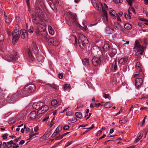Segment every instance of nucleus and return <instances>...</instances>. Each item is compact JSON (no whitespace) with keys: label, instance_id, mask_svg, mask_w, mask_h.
<instances>
[{"label":"nucleus","instance_id":"b1692460","mask_svg":"<svg viewBox=\"0 0 148 148\" xmlns=\"http://www.w3.org/2000/svg\"><path fill=\"white\" fill-rule=\"evenodd\" d=\"M99 48H101V51H102V49H103L105 51H107L108 50H110V46H109V45L108 44H105L104 45V46L103 47H98Z\"/></svg>","mask_w":148,"mask_h":148},{"label":"nucleus","instance_id":"ea45409f","mask_svg":"<svg viewBox=\"0 0 148 148\" xmlns=\"http://www.w3.org/2000/svg\"><path fill=\"white\" fill-rule=\"evenodd\" d=\"M32 52L31 50L30 49H28V54L30 58H33L34 56L32 54Z\"/></svg>","mask_w":148,"mask_h":148},{"label":"nucleus","instance_id":"6e6552de","mask_svg":"<svg viewBox=\"0 0 148 148\" xmlns=\"http://www.w3.org/2000/svg\"><path fill=\"white\" fill-rule=\"evenodd\" d=\"M19 32L17 30H16L13 32L12 41L14 44H15L18 41L19 38Z\"/></svg>","mask_w":148,"mask_h":148},{"label":"nucleus","instance_id":"37998d69","mask_svg":"<svg viewBox=\"0 0 148 148\" xmlns=\"http://www.w3.org/2000/svg\"><path fill=\"white\" fill-rule=\"evenodd\" d=\"M69 121H70L71 123H73L77 121V119L75 117H74L72 118L71 119H70L69 120Z\"/></svg>","mask_w":148,"mask_h":148},{"label":"nucleus","instance_id":"20e7f679","mask_svg":"<svg viewBox=\"0 0 148 148\" xmlns=\"http://www.w3.org/2000/svg\"><path fill=\"white\" fill-rule=\"evenodd\" d=\"M78 42L79 45L81 48L84 49L87 47L88 42L87 38L82 34L79 35Z\"/></svg>","mask_w":148,"mask_h":148},{"label":"nucleus","instance_id":"09e8293b","mask_svg":"<svg viewBox=\"0 0 148 148\" xmlns=\"http://www.w3.org/2000/svg\"><path fill=\"white\" fill-rule=\"evenodd\" d=\"M19 147V145L18 144H16L15 143H14L13 141L12 145V147L13 148H17Z\"/></svg>","mask_w":148,"mask_h":148},{"label":"nucleus","instance_id":"7ed1b4c3","mask_svg":"<svg viewBox=\"0 0 148 148\" xmlns=\"http://www.w3.org/2000/svg\"><path fill=\"white\" fill-rule=\"evenodd\" d=\"M37 29L36 31V33L37 35L40 36L42 34V32L44 34V36L45 37L46 41L50 43L52 42V41L53 40V38L50 37L48 35L47 32H46L45 29H43L44 27L42 25H38Z\"/></svg>","mask_w":148,"mask_h":148},{"label":"nucleus","instance_id":"8fccbe9b","mask_svg":"<svg viewBox=\"0 0 148 148\" xmlns=\"http://www.w3.org/2000/svg\"><path fill=\"white\" fill-rule=\"evenodd\" d=\"M27 31L29 32L30 33H32L34 31V27L32 26L30 27V28Z\"/></svg>","mask_w":148,"mask_h":148},{"label":"nucleus","instance_id":"a18cd8bd","mask_svg":"<svg viewBox=\"0 0 148 148\" xmlns=\"http://www.w3.org/2000/svg\"><path fill=\"white\" fill-rule=\"evenodd\" d=\"M126 1L128 3V4L131 7L132 5V3L134 1V0H126Z\"/></svg>","mask_w":148,"mask_h":148},{"label":"nucleus","instance_id":"393cba45","mask_svg":"<svg viewBox=\"0 0 148 148\" xmlns=\"http://www.w3.org/2000/svg\"><path fill=\"white\" fill-rule=\"evenodd\" d=\"M114 29H111L109 27H107L106 29V32L108 34H110L113 33L114 32Z\"/></svg>","mask_w":148,"mask_h":148},{"label":"nucleus","instance_id":"338daca9","mask_svg":"<svg viewBox=\"0 0 148 148\" xmlns=\"http://www.w3.org/2000/svg\"><path fill=\"white\" fill-rule=\"evenodd\" d=\"M38 130V126H36L34 127V130L36 132H37Z\"/></svg>","mask_w":148,"mask_h":148},{"label":"nucleus","instance_id":"f704fd0d","mask_svg":"<svg viewBox=\"0 0 148 148\" xmlns=\"http://www.w3.org/2000/svg\"><path fill=\"white\" fill-rule=\"evenodd\" d=\"M49 32V34L51 35H53L54 34V31L52 29L51 26H49L48 27Z\"/></svg>","mask_w":148,"mask_h":148},{"label":"nucleus","instance_id":"bb28decb","mask_svg":"<svg viewBox=\"0 0 148 148\" xmlns=\"http://www.w3.org/2000/svg\"><path fill=\"white\" fill-rule=\"evenodd\" d=\"M33 52L35 54H37L38 50V49L36 45L35 44H33V46L32 48Z\"/></svg>","mask_w":148,"mask_h":148},{"label":"nucleus","instance_id":"de8ad7c7","mask_svg":"<svg viewBox=\"0 0 148 148\" xmlns=\"http://www.w3.org/2000/svg\"><path fill=\"white\" fill-rule=\"evenodd\" d=\"M37 134L36 133H35L30 135L29 136V139L31 140L34 138L36 137L35 135Z\"/></svg>","mask_w":148,"mask_h":148},{"label":"nucleus","instance_id":"72a5a7b5","mask_svg":"<svg viewBox=\"0 0 148 148\" xmlns=\"http://www.w3.org/2000/svg\"><path fill=\"white\" fill-rule=\"evenodd\" d=\"M51 43L54 46H57L59 45V42L53 38V40L52 41Z\"/></svg>","mask_w":148,"mask_h":148},{"label":"nucleus","instance_id":"13d9d810","mask_svg":"<svg viewBox=\"0 0 148 148\" xmlns=\"http://www.w3.org/2000/svg\"><path fill=\"white\" fill-rule=\"evenodd\" d=\"M102 133V130H100L98 131L97 133V136H99Z\"/></svg>","mask_w":148,"mask_h":148},{"label":"nucleus","instance_id":"9b49d317","mask_svg":"<svg viewBox=\"0 0 148 148\" xmlns=\"http://www.w3.org/2000/svg\"><path fill=\"white\" fill-rule=\"evenodd\" d=\"M61 101H57L56 100L54 99L52 101L51 103V108H56L61 104Z\"/></svg>","mask_w":148,"mask_h":148},{"label":"nucleus","instance_id":"f8f14e48","mask_svg":"<svg viewBox=\"0 0 148 148\" xmlns=\"http://www.w3.org/2000/svg\"><path fill=\"white\" fill-rule=\"evenodd\" d=\"M62 129V126H58L55 130L54 133L52 134L51 136V137L53 138L55 137H56L57 136L58 137L59 136V135H60L59 133L60 132Z\"/></svg>","mask_w":148,"mask_h":148},{"label":"nucleus","instance_id":"3c124183","mask_svg":"<svg viewBox=\"0 0 148 148\" xmlns=\"http://www.w3.org/2000/svg\"><path fill=\"white\" fill-rule=\"evenodd\" d=\"M32 21L36 24L38 25L39 24V21L36 18L33 19Z\"/></svg>","mask_w":148,"mask_h":148},{"label":"nucleus","instance_id":"9d476101","mask_svg":"<svg viewBox=\"0 0 148 148\" xmlns=\"http://www.w3.org/2000/svg\"><path fill=\"white\" fill-rule=\"evenodd\" d=\"M69 15L71 17V19L76 24V25L79 27H80V25L77 22V18L76 14L72 12H69Z\"/></svg>","mask_w":148,"mask_h":148},{"label":"nucleus","instance_id":"e2e57ef3","mask_svg":"<svg viewBox=\"0 0 148 148\" xmlns=\"http://www.w3.org/2000/svg\"><path fill=\"white\" fill-rule=\"evenodd\" d=\"M11 19L6 18L5 20V22L6 23H9L11 22Z\"/></svg>","mask_w":148,"mask_h":148},{"label":"nucleus","instance_id":"79ce46f5","mask_svg":"<svg viewBox=\"0 0 148 148\" xmlns=\"http://www.w3.org/2000/svg\"><path fill=\"white\" fill-rule=\"evenodd\" d=\"M123 15L125 18L127 20H130L131 18V16H129L126 13H124Z\"/></svg>","mask_w":148,"mask_h":148},{"label":"nucleus","instance_id":"2f4dec72","mask_svg":"<svg viewBox=\"0 0 148 148\" xmlns=\"http://www.w3.org/2000/svg\"><path fill=\"white\" fill-rule=\"evenodd\" d=\"M86 23V22L85 21H83L82 22L83 26H82L80 25V26L79 27L83 30H86L87 28V27L85 25Z\"/></svg>","mask_w":148,"mask_h":148},{"label":"nucleus","instance_id":"e433bc0d","mask_svg":"<svg viewBox=\"0 0 148 148\" xmlns=\"http://www.w3.org/2000/svg\"><path fill=\"white\" fill-rule=\"evenodd\" d=\"M113 67L114 68V69L116 70L117 68V62L116 60H114L112 64Z\"/></svg>","mask_w":148,"mask_h":148},{"label":"nucleus","instance_id":"a19ab883","mask_svg":"<svg viewBox=\"0 0 148 148\" xmlns=\"http://www.w3.org/2000/svg\"><path fill=\"white\" fill-rule=\"evenodd\" d=\"M103 97L105 99H108L109 100H110L111 99V97L110 96L109 94H106L105 93H103Z\"/></svg>","mask_w":148,"mask_h":148},{"label":"nucleus","instance_id":"4c0bfd02","mask_svg":"<svg viewBox=\"0 0 148 148\" xmlns=\"http://www.w3.org/2000/svg\"><path fill=\"white\" fill-rule=\"evenodd\" d=\"M76 116L79 119L81 118L82 117V115L80 112H77L75 113Z\"/></svg>","mask_w":148,"mask_h":148},{"label":"nucleus","instance_id":"69168bd1","mask_svg":"<svg viewBox=\"0 0 148 148\" xmlns=\"http://www.w3.org/2000/svg\"><path fill=\"white\" fill-rule=\"evenodd\" d=\"M69 128V127L67 125L64 126L63 127V129L64 130H66L68 129Z\"/></svg>","mask_w":148,"mask_h":148},{"label":"nucleus","instance_id":"c756f323","mask_svg":"<svg viewBox=\"0 0 148 148\" xmlns=\"http://www.w3.org/2000/svg\"><path fill=\"white\" fill-rule=\"evenodd\" d=\"M69 133V132H67L63 134L62 135H60V134L59 135V136L58 137V136H57L56 137V140H60V139H61L62 138H63V137L64 136H66V135H67Z\"/></svg>","mask_w":148,"mask_h":148},{"label":"nucleus","instance_id":"c9c22d12","mask_svg":"<svg viewBox=\"0 0 148 148\" xmlns=\"http://www.w3.org/2000/svg\"><path fill=\"white\" fill-rule=\"evenodd\" d=\"M101 105L100 103H91L90 105V107L91 108H93L94 107H95L96 108H98Z\"/></svg>","mask_w":148,"mask_h":148},{"label":"nucleus","instance_id":"c85d7f7f","mask_svg":"<svg viewBox=\"0 0 148 148\" xmlns=\"http://www.w3.org/2000/svg\"><path fill=\"white\" fill-rule=\"evenodd\" d=\"M124 28L127 30H130L132 28V27L131 25L129 23L126 24L124 25Z\"/></svg>","mask_w":148,"mask_h":148},{"label":"nucleus","instance_id":"0e129e2a","mask_svg":"<svg viewBox=\"0 0 148 148\" xmlns=\"http://www.w3.org/2000/svg\"><path fill=\"white\" fill-rule=\"evenodd\" d=\"M58 75V77L60 79H62L63 77V74L62 73H59Z\"/></svg>","mask_w":148,"mask_h":148},{"label":"nucleus","instance_id":"cd10ccee","mask_svg":"<svg viewBox=\"0 0 148 148\" xmlns=\"http://www.w3.org/2000/svg\"><path fill=\"white\" fill-rule=\"evenodd\" d=\"M143 136V134L141 132H139L136 138V139L135 140V142L137 143L138 141L140 139L142 138Z\"/></svg>","mask_w":148,"mask_h":148},{"label":"nucleus","instance_id":"ddd939ff","mask_svg":"<svg viewBox=\"0 0 148 148\" xmlns=\"http://www.w3.org/2000/svg\"><path fill=\"white\" fill-rule=\"evenodd\" d=\"M16 54L14 53V55L11 56L6 55L5 56V58L7 61L8 62H11L12 61H15L16 59Z\"/></svg>","mask_w":148,"mask_h":148},{"label":"nucleus","instance_id":"864d4df0","mask_svg":"<svg viewBox=\"0 0 148 148\" xmlns=\"http://www.w3.org/2000/svg\"><path fill=\"white\" fill-rule=\"evenodd\" d=\"M89 110L88 109H86L85 110V112H84L85 114V116H84V117H86L87 116H88V114L89 112Z\"/></svg>","mask_w":148,"mask_h":148},{"label":"nucleus","instance_id":"4468645a","mask_svg":"<svg viewBox=\"0 0 148 148\" xmlns=\"http://www.w3.org/2000/svg\"><path fill=\"white\" fill-rule=\"evenodd\" d=\"M32 106L34 109L38 110L39 111L41 107L43 106V103L41 102H35L33 104Z\"/></svg>","mask_w":148,"mask_h":148},{"label":"nucleus","instance_id":"aec40b11","mask_svg":"<svg viewBox=\"0 0 148 148\" xmlns=\"http://www.w3.org/2000/svg\"><path fill=\"white\" fill-rule=\"evenodd\" d=\"M114 25L115 27L118 29L122 31H123V30H124L119 23L117 22H115L114 23Z\"/></svg>","mask_w":148,"mask_h":148},{"label":"nucleus","instance_id":"f3484780","mask_svg":"<svg viewBox=\"0 0 148 148\" xmlns=\"http://www.w3.org/2000/svg\"><path fill=\"white\" fill-rule=\"evenodd\" d=\"M117 50L113 48H110L109 51V56L112 58L114 56L116 53Z\"/></svg>","mask_w":148,"mask_h":148},{"label":"nucleus","instance_id":"052dcab7","mask_svg":"<svg viewBox=\"0 0 148 148\" xmlns=\"http://www.w3.org/2000/svg\"><path fill=\"white\" fill-rule=\"evenodd\" d=\"M8 135V134L6 133L4 134V135L2 136L3 139H5L7 138V136Z\"/></svg>","mask_w":148,"mask_h":148},{"label":"nucleus","instance_id":"774afa93","mask_svg":"<svg viewBox=\"0 0 148 148\" xmlns=\"http://www.w3.org/2000/svg\"><path fill=\"white\" fill-rule=\"evenodd\" d=\"M49 116H47L46 117H45L42 120V122H44V121H46L47 120V119L49 118Z\"/></svg>","mask_w":148,"mask_h":148},{"label":"nucleus","instance_id":"a878e982","mask_svg":"<svg viewBox=\"0 0 148 148\" xmlns=\"http://www.w3.org/2000/svg\"><path fill=\"white\" fill-rule=\"evenodd\" d=\"M46 88H49L50 89H54V90L56 91L57 89V86L54 84H47L46 85Z\"/></svg>","mask_w":148,"mask_h":148},{"label":"nucleus","instance_id":"5fc2aeb1","mask_svg":"<svg viewBox=\"0 0 148 148\" xmlns=\"http://www.w3.org/2000/svg\"><path fill=\"white\" fill-rule=\"evenodd\" d=\"M73 143V141H71L70 142H67L66 143V145L65 146V147L66 148L70 145L71 144Z\"/></svg>","mask_w":148,"mask_h":148},{"label":"nucleus","instance_id":"4d7b16f0","mask_svg":"<svg viewBox=\"0 0 148 148\" xmlns=\"http://www.w3.org/2000/svg\"><path fill=\"white\" fill-rule=\"evenodd\" d=\"M113 1L116 3H121L122 1V0H113Z\"/></svg>","mask_w":148,"mask_h":148},{"label":"nucleus","instance_id":"dca6fc26","mask_svg":"<svg viewBox=\"0 0 148 148\" xmlns=\"http://www.w3.org/2000/svg\"><path fill=\"white\" fill-rule=\"evenodd\" d=\"M35 12H36V15L39 18H43L44 16L43 13L42 12L41 10L39 8H37Z\"/></svg>","mask_w":148,"mask_h":148},{"label":"nucleus","instance_id":"603ef678","mask_svg":"<svg viewBox=\"0 0 148 148\" xmlns=\"http://www.w3.org/2000/svg\"><path fill=\"white\" fill-rule=\"evenodd\" d=\"M24 129H25V130H26V133H28L30 131V128L28 127H26V126L25 125H24Z\"/></svg>","mask_w":148,"mask_h":148},{"label":"nucleus","instance_id":"0eeeda50","mask_svg":"<svg viewBox=\"0 0 148 148\" xmlns=\"http://www.w3.org/2000/svg\"><path fill=\"white\" fill-rule=\"evenodd\" d=\"M134 49H136L138 53L142 55L144 51V47L142 46L140 42L138 40H136L134 45Z\"/></svg>","mask_w":148,"mask_h":148},{"label":"nucleus","instance_id":"423d86ee","mask_svg":"<svg viewBox=\"0 0 148 148\" xmlns=\"http://www.w3.org/2000/svg\"><path fill=\"white\" fill-rule=\"evenodd\" d=\"M96 7L100 12H102L104 14L103 17L105 18V21H108V16L106 11L104 9V7L101 3H96Z\"/></svg>","mask_w":148,"mask_h":148},{"label":"nucleus","instance_id":"39448f33","mask_svg":"<svg viewBox=\"0 0 148 148\" xmlns=\"http://www.w3.org/2000/svg\"><path fill=\"white\" fill-rule=\"evenodd\" d=\"M136 68L137 71L138 72V74H135L133 76L134 78H136V76H139L142 77H144L145 76L144 72L142 69V66L139 62H137L136 65Z\"/></svg>","mask_w":148,"mask_h":148},{"label":"nucleus","instance_id":"2eb2a0df","mask_svg":"<svg viewBox=\"0 0 148 148\" xmlns=\"http://www.w3.org/2000/svg\"><path fill=\"white\" fill-rule=\"evenodd\" d=\"M48 110V106L46 105H44L43 103V106L41 107L40 109L38 112L39 114H43L47 112Z\"/></svg>","mask_w":148,"mask_h":148},{"label":"nucleus","instance_id":"c03bdc74","mask_svg":"<svg viewBox=\"0 0 148 148\" xmlns=\"http://www.w3.org/2000/svg\"><path fill=\"white\" fill-rule=\"evenodd\" d=\"M127 122V121L125 118H123L122 120H120L119 123L121 124H122L123 123H125Z\"/></svg>","mask_w":148,"mask_h":148},{"label":"nucleus","instance_id":"412c9836","mask_svg":"<svg viewBox=\"0 0 148 148\" xmlns=\"http://www.w3.org/2000/svg\"><path fill=\"white\" fill-rule=\"evenodd\" d=\"M51 131L52 130L50 129L47 130L43 136L44 139H45L49 137L51 134Z\"/></svg>","mask_w":148,"mask_h":148},{"label":"nucleus","instance_id":"1a4fd4ad","mask_svg":"<svg viewBox=\"0 0 148 148\" xmlns=\"http://www.w3.org/2000/svg\"><path fill=\"white\" fill-rule=\"evenodd\" d=\"M136 77L135 81V85L137 88H139L143 83L142 79L140 78H138L140 77L139 76H136Z\"/></svg>","mask_w":148,"mask_h":148},{"label":"nucleus","instance_id":"7c9ffc66","mask_svg":"<svg viewBox=\"0 0 148 148\" xmlns=\"http://www.w3.org/2000/svg\"><path fill=\"white\" fill-rule=\"evenodd\" d=\"M112 103L110 102H107L104 105V107L106 108H110L112 107Z\"/></svg>","mask_w":148,"mask_h":148},{"label":"nucleus","instance_id":"4be33fe9","mask_svg":"<svg viewBox=\"0 0 148 148\" xmlns=\"http://www.w3.org/2000/svg\"><path fill=\"white\" fill-rule=\"evenodd\" d=\"M116 14L114 10L112 9H110L109 10V14L112 18L114 19L116 18Z\"/></svg>","mask_w":148,"mask_h":148},{"label":"nucleus","instance_id":"6e6d98bb","mask_svg":"<svg viewBox=\"0 0 148 148\" xmlns=\"http://www.w3.org/2000/svg\"><path fill=\"white\" fill-rule=\"evenodd\" d=\"M23 124H22L21 125H18V127L16 129V131L17 132H19L20 129V127H23Z\"/></svg>","mask_w":148,"mask_h":148},{"label":"nucleus","instance_id":"6ab92c4d","mask_svg":"<svg viewBox=\"0 0 148 148\" xmlns=\"http://www.w3.org/2000/svg\"><path fill=\"white\" fill-rule=\"evenodd\" d=\"M128 60V58L127 57H125L121 58L120 60H118V62L119 64H121V65H123L127 62Z\"/></svg>","mask_w":148,"mask_h":148},{"label":"nucleus","instance_id":"f257e3e1","mask_svg":"<svg viewBox=\"0 0 148 148\" xmlns=\"http://www.w3.org/2000/svg\"><path fill=\"white\" fill-rule=\"evenodd\" d=\"M101 49L95 46L91 49V53L95 56L92 60V64L95 66H98L101 62H105L108 59V56L101 52Z\"/></svg>","mask_w":148,"mask_h":148},{"label":"nucleus","instance_id":"5701e85b","mask_svg":"<svg viewBox=\"0 0 148 148\" xmlns=\"http://www.w3.org/2000/svg\"><path fill=\"white\" fill-rule=\"evenodd\" d=\"M36 116V112L35 111H32L29 114V117L31 119H35Z\"/></svg>","mask_w":148,"mask_h":148},{"label":"nucleus","instance_id":"49530a36","mask_svg":"<svg viewBox=\"0 0 148 148\" xmlns=\"http://www.w3.org/2000/svg\"><path fill=\"white\" fill-rule=\"evenodd\" d=\"M70 87V85L69 84H66L65 85L64 89L65 90L69 89Z\"/></svg>","mask_w":148,"mask_h":148},{"label":"nucleus","instance_id":"bf43d9fd","mask_svg":"<svg viewBox=\"0 0 148 148\" xmlns=\"http://www.w3.org/2000/svg\"><path fill=\"white\" fill-rule=\"evenodd\" d=\"M116 18H117V20L118 21H121V20L120 18V16H119L117 14H116Z\"/></svg>","mask_w":148,"mask_h":148},{"label":"nucleus","instance_id":"a211bd4d","mask_svg":"<svg viewBox=\"0 0 148 148\" xmlns=\"http://www.w3.org/2000/svg\"><path fill=\"white\" fill-rule=\"evenodd\" d=\"M21 37L23 39L26 38L28 36L27 32L24 29H22L21 30Z\"/></svg>","mask_w":148,"mask_h":148},{"label":"nucleus","instance_id":"680f3d73","mask_svg":"<svg viewBox=\"0 0 148 148\" xmlns=\"http://www.w3.org/2000/svg\"><path fill=\"white\" fill-rule=\"evenodd\" d=\"M4 37L3 35L2 34L0 35V41H3L4 40Z\"/></svg>","mask_w":148,"mask_h":148},{"label":"nucleus","instance_id":"473e14b6","mask_svg":"<svg viewBox=\"0 0 148 148\" xmlns=\"http://www.w3.org/2000/svg\"><path fill=\"white\" fill-rule=\"evenodd\" d=\"M82 62L83 64L85 66H86L89 64V61L88 59H84L82 60Z\"/></svg>","mask_w":148,"mask_h":148},{"label":"nucleus","instance_id":"58836bf2","mask_svg":"<svg viewBox=\"0 0 148 148\" xmlns=\"http://www.w3.org/2000/svg\"><path fill=\"white\" fill-rule=\"evenodd\" d=\"M13 140H11L9 142L7 143V147L8 148H10L12 147V145Z\"/></svg>","mask_w":148,"mask_h":148},{"label":"nucleus","instance_id":"f03ea898","mask_svg":"<svg viewBox=\"0 0 148 148\" xmlns=\"http://www.w3.org/2000/svg\"><path fill=\"white\" fill-rule=\"evenodd\" d=\"M36 86L33 84H30L25 86L23 90L18 91L16 95L19 94L20 96L26 97L29 95L35 90Z\"/></svg>","mask_w":148,"mask_h":148}]
</instances>
